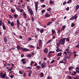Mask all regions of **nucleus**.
I'll return each mask as SVG.
<instances>
[{
    "label": "nucleus",
    "mask_w": 79,
    "mask_h": 79,
    "mask_svg": "<svg viewBox=\"0 0 79 79\" xmlns=\"http://www.w3.org/2000/svg\"><path fill=\"white\" fill-rule=\"evenodd\" d=\"M66 40V38H64L62 39H61L59 41L61 43V45H64L65 44V40Z\"/></svg>",
    "instance_id": "obj_1"
},
{
    "label": "nucleus",
    "mask_w": 79,
    "mask_h": 79,
    "mask_svg": "<svg viewBox=\"0 0 79 79\" xmlns=\"http://www.w3.org/2000/svg\"><path fill=\"white\" fill-rule=\"evenodd\" d=\"M77 14H75L74 15V16H73L70 19V21H72L73 20H74V19H76L77 18Z\"/></svg>",
    "instance_id": "obj_2"
},
{
    "label": "nucleus",
    "mask_w": 79,
    "mask_h": 79,
    "mask_svg": "<svg viewBox=\"0 0 79 79\" xmlns=\"http://www.w3.org/2000/svg\"><path fill=\"white\" fill-rule=\"evenodd\" d=\"M35 11H37V9H38V5H39V2L37 1L36 2H35Z\"/></svg>",
    "instance_id": "obj_3"
},
{
    "label": "nucleus",
    "mask_w": 79,
    "mask_h": 79,
    "mask_svg": "<svg viewBox=\"0 0 79 79\" xmlns=\"http://www.w3.org/2000/svg\"><path fill=\"white\" fill-rule=\"evenodd\" d=\"M21 50L22 51H23V52H28L29 51V49L26 48H21Z\"/></svg>",
    "instance_id": "obj_4"
},
{
    "label": "nucleus",
    "mask_w": 79,
    "mask_h": 79,
    "mask_svg": "<svg viewBox=\"0 0 79 79\" xmlns=\"http://www.w3.org/2000/svg\"><path fill=\"white\" fill-rule=\"evenodd\" d=\"M21 61L22 62L23 64H25L26 63V60L24 59H22L21 60Z\"/></svg>",
    "instance_id": "obj_5"
},
{
    "label": "nucleus",
    "mask_w": 79,
    "mask_h": 79,
    "mask_svg": "<svg viewBox=\"0 0 79 79\" xmlns=\"http://www.w3.org/2000/svg\"><path fill=\"white\" fill-rule=\"evenodd\" d=\"M6 73H4V75L3 77V79H4V78H5L6 79H9V77H7L6 76Z\"/></svg>",
    "instance_id": "obj_6"
},
{
    "label": "nucleus",
    "mask_w": 79,
    "mask_h": 79,
    "mask_svg": "<svg viewBox=\"0 0 79 79\" xmlns=\"http://www.w3.org/2000/svg\"><path fill=\"white\" fill-rule=\"evenodd\" d=\"M44 52L45 53H48V48H44Z\"/></svg>",
    "instance_id": "obj_7"
},
{
    "label": "nucleus",
    "mask_w": 79,
    "mask_h": 79,
    "mask_svg": "<svg viewBox=\"0 0 79 79\" xmlns=\"http://www.w3.org/2000/svg\"><path fill=\"white\" fill-rule=\"evenodd\" d=\"M45 65H46V64L45 63H43L41 65V67L42 68L44 69L45 67Z\"/></svg>",
    "instance_id": "obj_8"
},
{
    "label": "nucleus",
    "mask_w": 79,
    "mask_h": 79,
    "mask_svg": "<svg viewBox=\"0 0 79 79\" xmlns=\"http://www.w3.org/2000/svg\"><path fill=\"white\" fill-rule=\"evenodd\" d=\"M4 75H5V73L3 74V72H1L0 73V76L1 77V78H2V79H3V76H4Z\"/></svg>",
    "instance_id": "obj_9"
},
{
    "label": "nucleus",
    "mask_w": 79,
    "mask_h": 79,
    "mask_svg": "<svg viewBox=\"0 0 79 79\" xmlns=\"http://www.w3.org/2000/svg\"><path fill=\"white\" fill-rule=\"evenodd\" d=\"M23 15L24 16V18H27L26 17V15H26V14L24 11H23Z\"/></svg>",
    "instance_id": "obj_10"
},
{
    "label": "nucleus",
    "mask_w": 79,
    "mask_h": 79,
    "mask_svg": "<svg viewBox=\"0 0 79 79\" xmlns=\"http://www.w3.org/2000/svg\"><path fill=\"white\" fill-rule=\"evenodd\" d=\"M2 27L3 29H4V30H6V26H5V24H4L3 23H2Z\"/></svg>",
    "instance_id": "obj_11"
},
{
    "label": "nucleus",
    "mask_w": 79,
    "mask_h": 79,
    "mask_svg": "<svg viewBox=\"0 0 79 79\" xmlns=\"http://www.w3.org/2000/svg\"><path fill=\"white\" fill-rule=\"evenodd\" d=\"M30 14V15H33V14H34V13H33V11H32V10H31V9L30 10H28Z\"/></svg>",
    "instance_id": "obj_12"
},
{
    "label": "nucleus",
    "mask_w": 79,
    "mask_h": 79,
    "mask_svg": "<svg viewBox=\"0 0 79 79\" xmlns=\"http://www.w3.org/2000/svg\"><path fill=\"white\" fill-rule=\"evenodd\" d=\"M32 73V72L31 70H30V72H29V73H28V75L29 77L31 76Z\"/></svg>",
    "instance_id": "obj_13"
},
{
    "label": "nucleus",
    "mask_w": 79,
    "mask_h": 79,
    "mask_svg": "<svg viewBox=\"0 0 79 79\" xmlns=\"http://www.w3.org/2000/svg\"><path fill=\"white\" fill-rule=\"evenodd\" d=\"M36 68L38 70H39V69H40L41 68V67L39 65H38L36 67Z\"/></svg>",
    "instance_id": "obj_14"
},
{
    "label": "nucleus",
    "mask_w": 79,
    "mask_h": 79,
    "mask_svg": "<svg viewBox=\"0 0 79 79\" xmlns=\"http://www.w3.org/2000/svg\"><path fill=\"white\" fill-rule=\"evenodd\" d=\"M4 42H5V43H6V42L7 41V38H6V36L4 37Z\"/></svg>",
    "instance_id": "obj_15"
},
{
    "label": "nucleus",
    "mask_w": 79,
    "mask_h": 79,
    "mask_svg": "<svg viewBox=\"0 0 79 79\" xmlns=\"http://www.w3.org/2000/svg\"><path fill=\"white\" fill-rule=\"evenodd\" d=\"M16 48L17 49V50H19L21 49V47L19 45H17Z\"/></svg>",
    "instance_id": "obj_16"
},
{
    "label": "nucleus",
    "mask_w": 79,
    "mask_h": 79,
    "mask_svg": "<svg viewBox=\"0 0 79 79\" xmlns=\"http://www.w3.org/2000/svg\"><path fill=\"white\" fill-rule=\"evenodd\" d=\"M76 71L77 73H79V67H77L76 68Z\"/></svg>",
    "instance_id": "obj_17"
},
{
    "label": "nucleus",
    "mask_w": 79,
    "mask_h": 79,
    "mask_svg": "<svg viewBox=\"0 0 79 79\" xmlns=\"http://www.w3.org/2000/svg\"><path fill=\"white\" fill-rule=\"evenodd\" d=\"M32 55L31 54H27V57H29V58H31V57Z\"/></svg>",
    "instance_id": "obj_18"
},
{
    "label": "nucleus",
    "mask_w": 79,
    "mask_h": 79,
    "mask_svg": "<svg viewBox=\"0 0 79 79\" xmlns=\"http://www.w3.org/2000/svg\"><path fill=\"white\" fill-rule=\"evenodd\" d=\"M61 44V43L60 42V41H59V42L56 43L57 46L58 47H60V45Z\"/></svg>",
    "instance_id": "obj_19"
},
{
    "label": "nucleus",
    "mask_w": 79,
    "mask_h": 79,
    "mask_svg": "<svg viewBox=\"0 0 79 79\" xmlns=\"http://www.w3.org/2000/svg\"><path fill=\"white\" fill-rule=\"evenodd\" d=\"M50 16V15L48 14H46L45 16L47 18H48L49 16Z\"/></svg>",
    "instance_id": "obj_20"
},
{
    "label": "nucleus",
    "mask_w": 79,
    "mask_h": 79,
    "mask_svg": "<svg viewBox=\"0 0 79 79\" xmlns=\"http://www.w3.org/2000/svg\"><path fill=\"white\" fill-rule=\"evenodd\" d=\"M14 25L15 24H14V22H13V21L12 22L10 23L11 26H14Z\"/></svg>",
    "instance_id": "obj_21"
},
{
    "label": "nucleus",
    "mask_w": 79,
    "mask_h": 79,
    "mask_svg": "<svg viewBox=\"0 0 79 79\" xmlns=\"http://www.w3.org/2000/svg\"><path fill=\"white\" fill-rule=\"evenodd\" d=\"M74 67L73 66H72L71 67H69V71H70V70H71L72 69H74Z\"/></svg>",
    "instance_id": "obj_22"
},
{
    "label": "nucleus",
    "mask_w": 79,
    "mask_h": 79,
    "mask_svg": "<svg viewBox=\"0 0 79 79\" xmlns=\"http://www.w3.org/2000/svg\"><path fill=\"white\" fill-rule=\"evenodd\" d=\"M62 55V52H60L59 53H58V54L57 55V56H61Z\"/></svg>",
    "instance_id": "obj_23"
},
{
    "label": "nucleus",
    "mask_w": 79,
    "mask_h": 79,
    "mask_svg": "<svg viewBox=\"0 0 79 79\" xmlns=\"http://www.w3.org/2000/svg\"><path fill=\"white\" fill-rule=\"evenodd\" d=\"M18 10H19L20 11H19L20 12L22 13L23 11H24V10L23 9H20V8H18Z\"/></svg>",
    "instance_id": "obj_24"
},
{
    "label": "nucleus",
    "mask_w": 79,
    "mask_h": 79,
    "mask_svg": "<svg viewBox=\"0 0 79 79\" xmlns=\"http://www.w3.org/2000/svg\"><path fill=\"white\" fill-rule=\"evenodd\" d=\"M79 5H77L76 7V10H77L79 9Z\"/></svg>",
    "instance_id": "obj_25"
},
{
    "label": "nucleus",
    "mask_w": 79,
    "mask_h": 79,
    "mask_svg": "<svg viewBox=\"0 0 79 79\" xmlns=\"http://www.w3.org/2000/svg\"><path fill=\"white\" fill-rule=\"evenodd\" d=\"M52 22H48L47 24V26H49L51 24H52Z\"/></svg>",
    "instance_id": "obj_26"
},
{
    "label": "nucleus",
    "mask_w": 79,
    "mask_h": 79,
    "mask_svg": "<svg viewBox=\"0 0 79 79\" xmlns=\"http://www.w3.org/2000/svg\"><path fill=\"white\" fill-rule=\"evenodd\" d=\"M50 4H54V2L52 0H50L49 2Z\"/></svg>",
    "instance_id": "obj_27"
},
{
    "label": "nucleus",
    "mask_w": 79,
    "mask_h": 79,
    "mask_svg": "<svg viewBox=\"0 0 79 79\" xmlns=\"http://www.w3.org/2000/svg\"><path fill=\"white\" fill-rule=\"evenodd\" d=\"M64 28H66V27L64 25L62 26V28L61 29V31H63V30H64Z\"/></svg>",
    "instance_id": "obj_28"
},
{
    "label": "nucleus",
    "mask_w": 79,
    "mask_h": 79,
    "mask_svg": "<svg viewBox=\"0 0 79 79\" xmlns=\"http://www.w3.org/2000/svg\"><path fill=\"white\" fill-rule=\"evenodd\" d=\"M64 59H66L67 60L68 59H69V57L68 55H66L65 56V57L64 58Z\"/></svg>",
    "instance_id": "obj_29"
},
{
    "label": "nucleus",
    "mask_w": 79,
    "mask_h": 79,
    "mask_svg": "<svg viewBox=\"0 0 79 79\" xmlns=\"http://www.w3.org/2000/svg\"><path fill=\"white\" fill-rule=\"evenodd\" d=\"M18 16V15L16 14H15L14 15V18H16V17H17Z\"/></svg>",
    "instance_id": "obj_30"
},
{
    "label": "nucleus",
    "mask_w": 79,
    "mask_h": 79,
    "mask_svg": "<svg viewBox=\"0 0 79 79\" xmlns=\"http://www.w3.org/2000/svg\"><path fill=\"white\" fill-rule=\"evenodd\" d=\"M51 10H52V9L50 7H49L48 9H47V10L48 11H51Z\"/></svg>",
    "instance_id": "obj_31"
},
{
    "label": "nucleus",
    "mask_w": 79,
    "mask_h": 79,
    "mask_svg": "<svg viewBox=\"0 0 79 79\" xmlns=\"http://www.w3.org/2000/svg\"><path fill=\"white\" fill-rule=\"evenodd\" d=\"M17 24H20V23H19V19H17Z\"/></svg>",
    "instance_id": "obj_32"
},
{
    "label": "nucleus",
    "mask_w": 79,
    "mask_h": 79,
    "mask_svg": "<svg viewBox=\"0 0 79 79\" xmlns=\"http://www.w3.org/2000/svg\"><path fill=\"white\" fill-rule=\"evenodd\" d=\"M44 73L41 72L40 74V75L41 77H43V76H44Z\"/></svg>",
    "instance_id": "obj_33"
},
{
    "label": "nucleus",
    "mask_w": 79,
    "mask_h": 79,
    "mask_svg": "<svg viewBox=\"0 0 79 79\" xmlns=\"http://www.w3.org/2000/svg\"><path fill=\"white\" fill-rule=\"evenodd\" d=\"M74 26H75V24L74 23H72L71 24V27H74Z\"/></svg>",
    "instance_id": "obj_34"
},
{
    "label": "nucleus",
    "mask_w": 79,
    "mask_h": 79,
    "mask_svg": "<svg viewBox=\"0 0 79 79\" xmlns=\"http://www.w3.org/2000/svg\"><path fill=\"white\" fill-rule=\"evenodd\" d=\"M32 69V67H27L26 68V69Z\"/></svg>",
    "instance_id": "obj_35"
},
{
    "label": "nucleus",
    "mask_w": 79,
    "mask_h": 79,
    "mask_svg": "<svg viewBox=\"0 0 79 79\" xmlns=\"http://www.w3.org/2000/svg\"><path fill=\"white\" fill-rule=\"evenodd\" d=\"M52 34L53 35L55 33V31L54 30H52Z\"/></svg>",
    "instance_id": "obj_36"
},
{
    "label": "nucleus",
    "mask_w": 79,
    "mask_h": 79,
    "mask_svg": "<svg viewBox=\"0 0 79 79\" xmlns=\"http://www.w3.org/2000/svg\"><path fill=\"white\" fill-rule=\"evenodd\" d=\"M44 32V30H42V29H41L40 30V33H41V34L43 33V32Z\"/></svg>",
    "instance_id": "obj_37"
},
{
    "label": "nucleus",
    "mask_w": 79,
    "mask_h": 79,
    "mask_svg": "<svg viewBox=\"0 0 79 79\" xmlns=\"http://www.w3.org/2000/svg\"><path fill=\"white\" fill-rule=\"evenodd\" d=\"M27 8L28 11L30 10H31V9L30 8V7H29V6H28L27 7Z\"/></svg>",
    "instance_id": "obj_38"
},
{
    "label": "nucleus",
    "mask_w": 79,
    "mask_h": 79,
    "mask_svg": "<svg viewBox=\"0 0 79 79\" xmlns=\"http://www.w3.org/2000/svg\"><path fill=\"white\" fill-rule=\"evenodd\" d=\"M20 25V24H17V29H19V27H19Z\"/></svg>",
    "instance_id": "obj_39"
},
{
    "label": "nucleus",
    "mask_w": 79,
    "mask_h": 79,
    "mask_svg": "<svg viewBox=\"0 0 79 79\" xmlns=\"http://www.w3.org/2000/svg\"><path fill=\"white\" fill-rule=\"evenodd\" d=\"M36 29L37 31H38V32H40V29L38 28H37Z\"/></svg>",
    "instance_id": "obj_40"
},
{
    "label": "nucleus",
    "mask_w": 79,
    "mask_h": 79,
    "mask_svg": "<svg viewBox=\"0 0 79 79\" xmlns=\"http://www.w3.org/2000/svg\"><path fill=\"white\" fill-rule=\"evenodd\" d=\"M69 60L70 59L71 56V54H69Z\"/></svg>",
    "instance_id": "obj_41"
},
{
    "label": "nucleus",
    "mask_w": 79,
    "mask_h": 79,
    "mask_svg": "<svg viewBox=\"0 0 79 79\" xmlns=\"http://www.w3.org/2000/svg\"><path fill=\"white\" fill-rule=\"evenodd\" d=\"M42 41L41 40H39V43L42 44Z\"/></svg>",
    "instance_id": "obj_42"
},
{
    "label": "nucleus",
    "mask_w": 79,
    "mask_h": 79,
    "mask_svg": "<svg viewBox=\"0 0 79 79\" xmlns=\"http://www.w3.org/2000/svg\"><path fill=\"white\" fill-rule=\"evenodd\" d=\"M2 25V21L1 20H0V26H1Z\"/></svg>",
    "instance_id": "obj_43"
},
{
    "label": "nucleus",
    "mask_w": 79,
    "mask_h": 79,
    "mask_svg": "<svg viewBox=\"0 0 79 79\" xmlns=\"http://www.w3.org/2000/svg\"><path fill=\"white\" fill-rule=\"evenodd\" d=\"M55 62V60H53L51 62V63L52 64H53V63H54Z\"/></svg>",
    "instance_id": "obj_44"
},
{
    "label": "nucleus",
    "mask_w": 79,
    "mask_h": 79,
    "mask_svg": "<svg viewBox=\"0 0 79 79\" xmlns=\"http://www.w3.org/2000/svg\"><path fill=\"white\" fill-rule=\"evenodd\" d=\"M71 2H72L70 1V0H69V1L67 2V3H71Z\"/></svg>",
    "instance_id": "obj_45"
},
{
    "label": "nucleus",
    "mask_w": 79,
    "mask_h": 79,
    "mask_svg": "<svg viewBox=\"0 0 79 79\" xmlns=\"http://www.w3.org/2000/svg\"><path fill=\"white\" fill-rule=\"evenodd\" d=\"M73 74H74V75L75 76L76 74V73L77 72L75 71H73Z\"/></svg>",
    "instance_id": "obj_46"
},
{
    "label": "nucleus",
    "mask_w": 79,
    "mask_h": 79,
    "mask_svg": "<svg viewBox=\"0 0 79 79\" xmlns=\"http://www.w3.org/2000/svg\"><path fill=\"white\" fill-rule=\"evenodd\" d=\"M44 12H45V10H42V13L43 14H44Z\"/></svg>",
    "instance_id": "obj_47"
},
{
    "label": "nucleus",
    "mask_w": 79,
    "mask_h": 79,
    "mask_svg": "<svg viewBox=\"0 0 79 79\" xmlns=\"http://www.w3.org/2000/svg\"><path fill=\"white\" fill-rule=\"evenodd\" d=\"M66 4V2H63V5H65Z\"/></svg>",
    "instance_id": "obj_48"
},
{
    "label": "nucleus",
    "mask_w": 79,
    "mask_h": 79,
    "mask_svg": "<svg viewBox=\"0 0 79 79\" xmlns=\"http://www.w3.org/2000/svg\"><path fill=\"white\" fill-rule=\"evenodd\" d=\"M19 74H23V72H22V71H19Z\"/></svg>",
    "instance_id": "obj_49"
},
{
    "label": "nucleus",
    "mask_w": 79,
    "mask_h": 79,
    "mask_svg": "<svg viewBox=\"0 0 79 79\" xmlns=\"http://www.w3.org/2000/svg\"><path fill=\"white\" fill-rule=\"evenodd\" d=\"M66 11H69V7H68L66 9Z\"/></svg>",
    "instance_id": "obj_50"
},
{
    "label": "nucleus",
    "mask_w": 79,
    "mask_h": 79,
    "mask_svg": "<svg viewBox=\"0 0 79 79\" xmlns=\"http://www.w3.org/2000/svg\"><path fill=\"white\" fill-rule=\"evenodd\" d=\"M50 42H51V40H50L48 41L47 42V44H48V43H50Z\"/></svg>",
    "instance_id": "obj_51"
},
{
    "label": "nucleus",
    "mask_w": 79,
    "mask_h": 79,
    "mask_svg": "<svg viewBox=\"0 0 79 79\" xmlns=\"http://www.w3.org/2000/svg\"><path fill=\"white\" fill-rule=\"evenodd\" d=\"M19 39H23V37L21 35H19Z\"/></svg>",
    "instance_id": "obj_52"
},
{
    "label": "nucleus",
    "mask_w": 79,
    "mask_h": 79,
    "mask_svg": "<svg viewBox=\"0 0 79 79\" xmlns=\"http://www.w3.org/2000/svg\"><path fill=\"white\" fill-rule=\"evenodd\" d=\"M7 23L9 24H11V22L9 20H8L7 21Z\"/></svg>",
    "instance_id": "obj_53"
},
{
    "label": "nucleus",
    "mask_w": 79,
    "mask_h": 79,
    "mask_svg": "<svg viewBox=\"0 0 79 79\" xmlns=\"http://www.w3.org/2000/svg\"><path fill=\"white\" fill-rule=\"evenodd\" d=\"M68 79H72V78H71V77L70 76H68Z\"/></svg>",
    "instance_id": "obj_54"
},
{
    "label": "nucleus",
    "mask_w": 79,
    "mask_h": 79,
    "mask_svg": "<svg viewBox=\"0 0 79 79\" xmlns=\"http://www.w3.org/2000/svg\"><path fill=\"white\" fill-rule=\"evenodd\" d=\"M30 64H31V66H32L33 64H34V61H32V62Z\"/></svg>",
    "instance_id": "obj_55"
},
{
    "label": "nucleus",
    "mask_w": 79,
    "mask_h": 79,
    "mask_svg": "<svg viewBox=\"0 0 79 79\" xmlns=\"http://www.w3.org/2000/svg\"><path fill=\"white\" fill-rule=\"evenodd\" d=\"M77 56V54H76V53L74 55V56L75 58V57H76Z\"/></svg>",
    "instance_id": "obj_56"
},
{
    "label": "nucleus",
    "mask_w": 79,
    "mask_h": 79,
    "mask_svg": "<svg viewBox=\"0 0 79 79\" xmlns=\"http://www.w3.org/2000/svg\"><path fill=\"white\" fill-rule=\"evenodd\" d=\"M10 77H11V78H13V77H14V75H11L10 76Z\"/></svg>",
    "instance_id": "obj_57"
},
{
    "label": "nucleus",
    "mask_w": 79,
    "mask_h": 79,
    "mask_svg": "<svg viewBox=\"0 0 79 79\" xmlns=\"http://www.w3.org/2000/svg\"><path fill=\"white\" fill-rule=\"evenodd\" d=\"M11 11L12 13H14V11L15 12V10L14 11V10H13V9H11Z\"/></svg>",
    "instance_id": "obj_58"
},
{
    "label": "nucleus",
    "mask_w": 79,
    "mask_h": 79,
    "mask_svg": "<svg viewBox=\"0 0 79 79\" xmlns=\"http://www.w3.org/2000/svg\"><path fill=\"white\" fill-rule=\"evenodd\" d=\"M32 40L31 38H28V41H30V40Z\"/></svg>",
    "instance_id": "obj_59"
},
{
    "label": "nucleus",
    "mask_w": 79,
    "mask_h": 79,
    "mask_svg": "<svg viewBox=\"0 0 79 79\" xmlns=\"http://www.w3.org/2000/svg\"><path fill=\"white\" fill-rule=\"evenodd\" d=\"M66 40L68 42H69V38H67L66 39Z\"/></svg>",
    "instance_id": "obj_60"
},
{
    "label": "nucleus",
    "mask_w": 79,
    "mask_h": 79,
    "mask_svg": "<svg viewBox=\"0 0 79 79\" xmlns=\"http://www.w3.org/2000/svg\"><path fill=\"white\" fill-rule=\"evenodd\" d=\"M48 56L49 57H51V56H52V55L50 54H48Z\"/></svg>",
    "instance_id": "obj_61"
},
{
    "label": "nucleus",
    "mask_w": 79,
    "mask_h": 79,
    "mask_svg": "<svg viewBox=\"0 0 79 79\" xmlns=\"http://www.w3.org/2000/svg\"><path fill=\"white\" fill-rule=\"evenodd\" d=\"M31 48H34V46L32 45H31L30 46Z\"/></svg>",
    "instance_id": "obj_62"
},
{
    "label": "nucleus",
    "mask_w": 79,
    "mask_h": 79,
    "mask_svg": "<svg viewBox=\"0 0 79 79\" xmlns=\"http://www.w3.org/2000/svg\"><path fill=\"white\" fill-rule=\"evenodd\" d=\"M47 79H50V77L48 76V77H47Z\"/></svg>",
    "instance_id": "obj_63"
},
{
    "label": "nucleus",
    "mask_w": 79,
    "mask_h": 79,
    "mask_svg": "<svg viewBox=\"0 0 79 79\" xmlns=\"http://www.w3.org/2000/svg\"><path fill=\"white\" fill-rule=\"evenodd\" d=\"M77 79H79V76H77L76 77Z\"/></svg>",
    "instance_id": "obj_64"
}]
</instances>
